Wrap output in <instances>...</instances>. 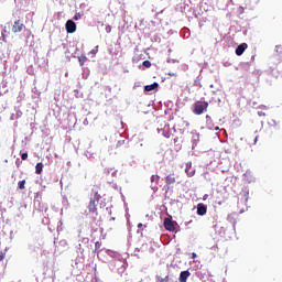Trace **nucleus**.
Returning <instances> with one entry per match:
<instances>
[{
    "instance_id": "obj_6",
    "label": "nucleus",
    "mask_w": 282,
    "mask_h": 282,
    "mask_svg": "<svg viewBox=\"0 0 282 282\" xmlns=\"http://www.w3.org/2000/svg\"><path fill=\"white\" fill-rule=\"evenodd\" d=\"M175 182H177V176L175 175V173L169 174L165 177L166 186H171L172 184H175Z\"/></svg>"
},
{
    "instance_id": "obj_2",
    "label": "nucleus",
    "mask_w": 282,
    "mask_h": 282,
    "mask_svg": "<svg viewBox=\"0 0 282 282\" xmlns=\"http://www.w3.org/2000/svg\"><path fill=\"white\" fill-rule=\"evenodd\" d=\"M208 110V102L207 101H196L193 105V113H195V116H202V113H204V111Z\"/></svg>"
},
{
    "instance_id": "obj_21",
    "label": "nucleus",
    "mask_w": 282,
    "mask_h": 282,
    "mask_svg": "<svg viewBox=\"0 0 282 282\" xmlns=\"http://www.w3.org/2000/svg\"><path fill=\"white\" fill-rule=\"evenodd\" d=\"M21 160H28V152L21 154Z\"/></svg>"
},
{
    "instance_id": "obj_4",
    "label": "nucleus",
    "mask_w": 282,
    "mask_h": 282,
    "mask_svg": "<svg viewBox=\"0 0 282 282\" xmlns=\"http://www.w3.org/2000/svg\"><path fill=\"white\" fill-rule=\"evenodd\" d=\"M164 228L170 232H173L175 230V224L173 223V220H171V218L164 219Z\"/></svg>"
},
{
    "instance_id": "obj_11",
    "label": "nucleus",
    "mask_w": 282,
    "mask_h": 282,
    "mask_svg": "<svg viewBox=\"0 0 282 282\" xmlns=\"http://www.w3.org/2000/svg\"><path fill=\"white\" fill-rule=\"evenodd\" d=\"M275 52H276L278 61H282V45H276Z\"/></svg>"
},
{
    "instance_id": "obj_25",
    "label": "nucleus",
    "mask_w": 282,
    "mask_h": 282,
    "mask_svg": "<svg viewBox=\"0 0 282 282\" xmlns=\"http://www.w3.org/2000/svg\"><path fill=\"white\" fill-rule=\"evenodd\" d=\"M192 259H197V253L193 252L192 253Z\"/></svg>"
},
{
    "instance_id": "obj_7",
    "label": "nucleus",
    "mask_w": 282,
    "mask_h": 282,
    "mask_svg": "<svg viewBox=\"0 0 282 282\" xmlns=\"http://www.w3.org/2000/svg\"><path fill=\"white\" fill-rule=\"evenodd\" d=\"M246 50H248V45L246 43L238 45L236 48V55L241 56L246 52Z\"/></svg>"
},
{
    "instance_id": "obj_17",
    "label": "nucleus",
    "mask_w": 282,
    "mask_h": 282,
    "mask_svg": "<svg viewBox=\"0 0 282 282\" xmlns=\"http://www.w3.org/2000/svg\"><path fill=\"white\" fill-rule=\"evenodd\" d=\"M206 120H207L208 129H214L213 126H210V122H212L210 116L207 115Z\"/></svg>"
},
{
    "instance_id": "obj_28",
    "label": "nucleus",
    "mask_w": 282,
    "mask_h": 282,
    "mask_svg": "<svg viewBox=\"0 0 282 282\" xmlns=\"http://www.w3.org/2000/svg\"><path fill=\"white\" fill-rule=\"evenodd\" d=\"M138 228H142V224L140 223V224H138Z\"/></svg>"
},
{
    "instance_id": "obj_26",
    "label": "nucleus",
    "mask_w": 282,
    "mask_h": 282,
    "mask_svg": "<svg viewBox=\"0 0 282 282\" xmlns=\"http://www.w3.org/2000/svg\"><path fill=\"white\" fill-rule=\"evenodd\" d=\"M152 191H158V186L152 185Z\"/></svg>"
},
{
    "instance_id": "obj_24",
    "label": "nucleus",
    "mask_w": 282,
    "mask_h": 282,
    "mask_svg": "<svg viewBox=\"0 0 282 282\" xmlns=\"http://www.w3.org/2000/svg\"><path fill=\"white\" fill-rule=\"evenodd\" d=\"M91 54H98V46L91 51Z\"/></svg>"
},
{
    "instance_id": "obj_10",
    "label": "nucleus",
    "mask_w": 282,
    "mask_h": 282,
    "mask_svg": "<svg viewBox=\"0 0 282 282\" xmlns=\"http://www.w3.org/2000/svg\"><path fill=\"white\" fill-rule=\"evenodd\" d=\"M160 87V84L153 83L151 85L144 86V91H153L154 89H158Z\"/></svg>"
},
{
    "instance_id": "obj_13",
    "label": "nucleus",
    "mask_w": 282,
    "mask_h": 282,
    "mask_svg": "<svg viewBox=\"0 0 282 282\" xmlns=\"http://www.w3.org/2000/svg\"><path fill=\"white\" fill-rule=\"evenodd\" d=\"M35 173L36 175H41V173H43V163L40 162L35 165Z\"/></svg>"
},
{
    "instance_id": "obj_8",
    "label": "nucleus",
    "mask_w": 282,
    "mask_h": 282,
    "mask_svg": "<svg viewBox=\"0 0 282 282\" xmlns=\"http://www.w3.org/2000/svg\"><path fill=\"white\" fill-rule=\"evenodd\" d=\"M208 208L206 207V205L204 204H198L197 206V215H199L200 217H204V215H206Z\"/></svg>"
},
{
    "instance_id": "obj_20",
    "label": "nucleus",
    "mask_w": 282,
    "mask_h": 282,
    "mask_svg": "<svg viewBox=\"0 0 282 282\" xmlns=\"http://www.w3.org/2000/svg\"><path fill=\"white\" fill-rule=\"evenodd\" d=\"M106 32L107 34H111V25H106Z\"/></svg>"
},
{
    "instance_id": "obj_18",
    "label": "nucleus",
    "mask_w": 282,
    "mask_h": 282,
    "mask_svg": "<svg viewBox=\"0 0 282 282\" xmlns=\"http://www.w3.org/2000/svg\"><path fill=\"white\" fill-rule=\"evenodd\" d=\"M73 19L74 21H79V19H83V14L76 13Z\"/></svg>"
},
{
    "instance_id": "obj_3",
    "label": "nucleus",
    "mask_w": 282,
    "mask_h": 282,
    "mask_svg": "<svg viewBox=\"0 0 282 282\" xmlns=\"http://www.w3.org/2000/svg\"><path fill=\"white\" fill-rule=\"evenodd\" d=\"M66 32L67 34H74L76 32V22L73 20H68L66 22Z\"/></svg>"
},
{
    "instance_id": "obj_5",
    "label": "nucleus",
    "mask_w": 282,
    "mask_h": 282,
    "mask_svg": "<svg viewBox=\"0 0 282 282\" xmlns=\"http://www.w3.org/2000/svg\"><path fill=\"white\" fill-rule=\"evenodd\" d=\"M23 23H21V20H17L12 26V32L14 34L19 33V32H23Z\"/></svg>"
},
{
    "instance_id": "obj_22",
    "label": "nucleus",
    "mask_w": 282,
    "mask_h": 282,
    "mask_svg": "<svg viewBox=\"0 0 282 282\" xmlns=\"http://www.w3.org/2000/svg\"><path fill=\"white\" fill-rule=\"evenodd\" d=\"M3 259H6V253L4 252H0V263H1V261H3Z\"/></svg>"
},
{
    "instance_id": "obj_30",
    "label": "nucleus",
    "mask_w": 282,
    "mask_h": 282,
    "mask_svg": "<svg viewBox=\"0 0 282 282\" xmlns=\"http://www.w3.org/2000/svg\"><path fill=\"white\" fill-rule=\"evenodd\" d=\"M215 129V131H219V127H216V128H214Z\"/></svg>"
},
{
    "instance_id": "obj_19",
    "label": "nucleus",
    "mask_w": 282,
    "mask_h": 282,
    "mask_svg": "<svg viewBox=\"0 0 282 282\" xmlns=\"http://www.w3.org/2000/svg\"><path fill=\"white\" fill-rule=\"evenodd\" d=\"M143 67H147V68L151 67V62L150 61H144L143 62Z\"/></svg>"
},
{
    "instance_id": "obj_27",
    "label": "nucleus",
    "mask_w": 282,
    "mask_h": 282,
    "mask_svg": "<svg viewBox=\"0 0 282 282\" xmlns=\"http://www.w3.org/2000/svg\"><path fill=\"white\" fill-rule=\"evenodd\" d=\"M257 140H259V137H256V138H254V144H257Z\"/></svg>"
},
{
    "instance_id": "obj_14",
    "label": "nucleus",
    "mask_w": 282,
    "mask_h": 282,
    "mask_svg": "<svg viewBox=\"0 0 282 282\" xmlns=\"http://www.w3.org/2000/svg\"><path fill=\"white\" fill-rule=\"evenodd\" d=\"M150 180L151 184H160V175H152Z\"/></svg>"
},
{
    "instance_id": "obj_23",
    "label": "nucleus",
    "mask_w": 282,
    "mask_h": 282,
    "mask_svg": "<svg viewBox=\"0 0 282 282\" xmlns=\"http://www.w3.org/2000/svg\"><path fill=\"white\" fill-rule=\"evenodd\" d=\"M122 144H124V140L118 141L117 147H122Z\"/></svg>"
},
{
    "instance_id": "obj_12",
    "label": "nucleus",
    "mask_w": 282,
    "mask_h": 282,
    "mask_svg": "<svg viewBox=\"0 0 282 282\" xmlns=\"http://www.w3.org/2000/svg\"><path fill=\"white\" fill-rule=\"evenodd\" d=\"M185 173L188 175V177H193V175H195V170L189 164V166L187 165Z\"/></svg>"
},
{
    "instance_id": "obj_16",
    "label": "nucleus",
    "mask_w": 282,
    "mask_h": 282,
    "mask_svg": "<svg viewBox=\"0 0 282 282\" xmlns=\"http://www.w3.org/2000/svg\"><path fill=\"white\" fill-rule=\"evenodd\" d=\"M18 186H19L20 191H25V180L20 181V182L18 183Z\"/></svg>"
},
{
    "instance_id": "obj_9",
    "label": "nucleus",
    "mask_w": 282,
    "mask_h": 282,
    "mask_svg": "<svg viewBox=\"0 0 282 282\" xmlns=\"http://www.w3.org/2000/svg\"><path fill=\"white\" fill-rule=\"evenodd\" d=\"M188 276H191V271H182L180 273L178 281L180 282H186L188 280Z\"/></svg>"
},
{
    "instance_id": "obj_29",
    "label": "nucleus",
    "mask_w": 282,
    "mask_h": 282,
    "mask_svg": "<svg viewBox=\"0 0 282 282\" xmlns=\"http://www.w3.org/2000/svg\"><path fill=\"white\" fill-rule=\"evenodd\" d=\"M276 124H278L276 121L273 120V126L276 127Z\"/></svg>"
},
{
    "instance_id": "obj_1",
    "label": "nucleus",
    "mask_w": 282,
    "mask_h": 282,
    "mask_svg": "<svg viewBox=\"0 0 282 282\" xmlns=\"http://www.w3.org/2000/svg\"><path fill=\"white\" fill-rule=\"evenodd\" d=\"M98 202H100V194L97 189H91L90 200L88 203V210L93 215L98 213Z\"/></svg>"
},
{
    "instance_id": "obj_15",
    "label": "nucleus",
    "mask_w": 282,
    "mask_h": 282,
    "mask_svg": "<svg viewBox=\"0 0 282 282\" xmlns=\"http://www.w3.org/2000/svg\"><path fill=\"white\" fill-rule=\"evenodd\" d=\"M78 62H79L80 67H83V65H85V63H87V56H85V55L79 56Z\"/></svg>"
}]
</instances>
